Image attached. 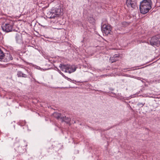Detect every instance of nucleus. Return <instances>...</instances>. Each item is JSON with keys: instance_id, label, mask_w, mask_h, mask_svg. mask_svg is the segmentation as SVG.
<instances>
[{"instance_id": "obj_1", "label": "nucleus", "mask_w": 160, "mask_h": 160, "mask_svg": "<svg viewBox=\"0 0 160 160\" xmlns=\"http://www.w3.org/2000/svg\"><path fill=\"white\" fill-rule=\"evenodd\" d=\"M152 3L151 0H143L141 2L139 6L141 13L144 14L148 12L152 8Z\"/></svg>"}, {"instance_id": "obj_21", "label": "nucleus", "mask_w": 160, "mask_h": 160, "mask_svg": "<svg viewBox=\"0 0 160 160\" xmlns=\"http://www.w3.org/2000/svg\"><path fill=\"white\" fill-rule=\"evenodd\" d=\"M113 57H114L116 58H117L119 57V55H118L117 54H115Z\"/></svg>"}, {"instance_id": "obj_11", "label": "nucleus", "mask_w": 160, "mask_h": 160, "mask_svg": "<svg viewBox=\"0 0 160 160\" xmlns=\"http://www.w3.org/2000/svg\"><path fill=\"white\" fill-rule=\"evenodd\" d=\"M17 75L18 77H23L25 78L28 77V75L23 73L21 71H18L17 72Z\"/></svg>"}, {"instance_id": "obj_13", "label": "nucleus", "mask_w": 160, "mask_h": 160, "mask_svg": "<svg viewBox=\"0 0 160 160\" xmlns=\"http://www.w3.org/2000/svg\"><path fill=\"white\" fill-rule=\"evenodd\" d=\"M53 116L54 118L58 119L59 118L61 119V118H62V114L61 113L58 112H54L53 113Z\"/></svg>"}, {"instance_id": "obj_23", "label": "nucleus", "mask_w": 160, "mask_h": 160, "mask_svg": "<svg viewBox=\"0 0 160 160\" xmlns=\"http://www.w3.org/2000/svg\"><path fill=\"white\" fill-rule=\"evenodd\" d=\"M109 89L110 90H111V91H114V89L113 88H109Z\"/></svg>"}, {"instance_id": "obj_17", "label": "nucleus", "mask_w": 160, "mask_h": 160, "mask_svg": "<svg viewBox=\"0 0 160 160\" xmlns=\"http://www.w3.org/2000/svg\"><path fill=\"white\" fill-rule=\"evenodd\" d=\"M65 79H67L68 81H70V82L72 81L73 83H75V82H77L75 80H72L70 78H68V77L66 76L64 77Z\"/></svg>"}, {"instance_id": "obj_18", "label": "nucleus", "mask_w": 160, "mask_h": 160, "mask_svg": "<svg viewBox=\"0 0 160 160\" xmlns=\"http://www.w3.org/2000/svg\"><path fill=\"white\" fill-rule=\"evenodd\" d=\"M57 71L63 77H65V75L62 72H61V71L59 70V69H58V68H57Z\"/></svg>"}, {"instance_id": "obj_25", "label": "nucleus", "mask_w": 160, "mask_h": 160, "mask_svg": "<svg viewBox=\"0 0 160 160\" xmlns=\"http://www.w3.org/2000/svg\"><path fill=\"white\" fill-rule=\"evenodd\" d=\"M83 40H82V41L81 42H83Z\"/></svg>"}, {"instance_id": "obj_26", "label": "nucleus", "mask_w": 160, "mask_h": 160, "mask_svg": "<svg viewBox=\"0 0 160 160\" xmlns=\"http://www.w3.org/2000/svg\"><path fill=\"white\" fill-rule=\"evenodd\" d=\"M76 123V122L75 121H74V123Z\"/></svg>"}, {"instance_id": "obj_12", "label": "nucleus", "mask_w": 160, "mask_h": 160, "mask_svg": "<svg viewBox=\"0 0 160 160\" xmlns=\"http://www.w3.org/2000/svg\"><path fill=\"white\" fill-rule=\"evenodd\" d=\"M5 58L8 61L12 60L13 59L12 55L9 53H4V58Z\"/></svg>"}, {"instance_id": "obj_10", "label": "nucleus", "mask_w": 160, "mask_h": 160, "mask_svg": "<svg viewBox=\"0 0 160 160\" xmlns=\"http://www.w3.org/2000/svg\"><path fill=\"white\" fill-rule=\"evenodd\" d=\"M61 120L62 122H64L67 124H70L71 121V118L69 117H67L66 116H62L61 118Z\"/></svg>"}, {"instance_id": "obj_3", "label": "nucleus", "mask_w": 160, "mask_h": 160, "mask_svg": "<svg viewBox=\"0 0 160 160\" xmlns=\"http://www.w3.org/2000/svg\"><path fill=\"white\" fill-rule=\"evenodd\" d=\"M59 67L62 71L71 73L75 72L77 68L75 66L68 64H60Z\"/></svg>"}, {"instance_id": "obj_16", "label": "nucleus", "mask_w": 160, "mask_h": 160, "mask_svg": "<svg viewBox=\"0 0 160 160\" xmlns=\"http://www.w3.org/2000/svg\"><path fill=\"white\" fill-rule=\"evenodd\" d=\"M88 20L90 23H93L94 22V19L92 17H88Z\"/></svg>"}, {"instance_id": "obj_20", "label": "nucleus", "mask_w": 160, "mask_h": 160, "mask_svg": "<svg viewBox=\"0 0 160 160\" xmlns=\"http://www.w3.org/2000/svg\"><path fill=\"white\" fill-rule=\"evenodd\" d=\"M26 122L25 121H24L22 123L21 121H20L19 125L21 126H23L24 125L26 124Z\"/></svg>"}, {"instance_id": "obj_9", "label": "nucleus", "mask_w": 160, "mask_h": 160, "mask_svg": "<svg viewBox=\"0 0 160 160\" xmlns=\"http://www.w3.org/2000/svg\"><path fill=\"white\" fill-rule=\"evenodd\" d=\"M126 4L128 8L131 7L132 8H135L136 5V2L132 1V0H127L126 2Z\"/></svg>"}, {"instance_id": "obj_19", "label": "nucleus", "mask_w": 160, "mask_h": 160, "mask_svg": "<svg viewBox=\"0 0 160 160\" xmlns=\"http://www.w3.org/2000/svg\"><path fill=\"white\" fill-rule=\"evenodd\" d=\"M144 104L145 103L143 104L142 103L139 102L137 104V105L141 107H142L144 105Z\"/></svg>"}, {"instance_id": "obj_22", "label": "nucleus", "mask_w": 160, "mask_h": 160, "mask_svg": "<svg viewBox=\"0 0 160 160\" xmlns=\"http://www.w3.org/2000/svg\"><path fill=\"white\" fill-rule=\"evenodd\" d=\"M27 71L28 73L30 75V76H32V73L30 72H29V71L28 70H27Z\"/></svg>"}, {"instance_id": "obj_15", "label": "nucleus", "mask_w": 160, "mask_h": 160, "mask_svg": "<svg viewBox=\"0 0 160 160\" xmlns=\"http://www.w3.org/2000/svg\"><path fill=\"white\" fill-rule=\"evenodd\" d=\"M118 60L117 58H115L113 57H111L109 59L110 61L111 62V63L114 62L118 61Z\"/></svg>"}, {"instance_id": "obj_6", "label": "nucleus", "mask_w": 160, "mask_h": 160, "mask_svg": "<svg viewBox=\"0 0 160 160\" xmlns=\"http://www.w3.org/2000/svg\"><path fill=\"white\" fill-rule=\"evenodd\" d=\"M150 44L152 46H159L160 44V35L152 37L150 40Z\"/></svg>"}, {"instance_id": "obj_2", "label": "nucleus", "mask_w": 160, "mask_h": 160, "mask_svg": "<svg viewBox=\"0 0 160 160\" xmlns=\"http://www.w3.org/2000/svg\"><path fill=\"white\" fill-rule=\"evenodd\" d=\"M14 22L12 20H8L4 22L2 25L1 27L3 31L6 32H11L12 27L14 25Z\"/></svg>"}, {"instance_id": "obj_24", "label": "nucleus", "mask_w": 160, "mask_h": 160, "mask_svg": "<svg viewBox=\"0 0 160 160\" xmlns=\"http://www.w3.org/2000/svg\"><path fill=\"white\" fill-rule=\"evenodd\" d=\"M55 124V125H56V126H58V125H57V124H56V123H55V124Z\"/></svg>"}, {"instance_id": "obj_4", "label": "nucleus", "mask_w": 160, "mask_h": 160, "mask_svg": "<svg viewBox=\"0 0 160 160\" xmlns=\"http://www.w3.org/2000/svg\"><path fill=\"white\" fill-rule=\"evenodd\" d=\"M12 139L15 141V142H14L15 150L18 152L20 154L23 153L26 150L24 147H20L19 145V138H16L15 139L13 138Z\"/></svg>"}, {"instance_id": "obj_8", "label": "nucleus", "mask_w": 160, "mask_h": 160, "mask_svg": "<svg viewBox=\"0 0 160 160\" xmlns=\"http://www.w3.org/2000/svg\"><path fill=\"white\" fill-rule=\"evenodd\" d=\"M15 38L17 43H21L23 42L22 35L21 33H17L15 35Z\"/></svg>"}, {"instance_id": "obj_7", "label": "nucleus", "mask_w": 160, "mask_h": 160, "mask_svg": "<svg viewBox=\"0 0 160 160\" xmlns=\"http://www.w3.org/2000/svg\"><path fill=\"white\" fill-rule=\"evenodd\" d=\"M102 30L103 33H105L106 35H108L110 33L111 30L110 27L108 25L104 24L103 25L102 27L101 28Z\"/></svg>"}, {"instance_id": "obj_5", "label": "nucleus", "mask_w": 160, "mask_h": 160, "mask_svg": "<svg viewBox=\"0 0 160 160\" xmlns=\"http://www.w3.org/2000/svg\"><path fill=\"white\" fill-rule=\"evenodd\" d=\"M61 10L58 9L55 10H52L48 12L47 17L49 18H54L56 17H58L61 14L60 11Z\"/></svg>"}, {"instance_id": "obj_14", "label": "nucleus", "mask_w": 160, "mask_h": 160, "mask_svg": "<svg viewBox=\"0 0 160 160\" xmlns=\"http://www.w3.org/2000/svg\"><path fill=\"white\" fill-rule=\"evenodd\" d=\"M4 53L3 51L0 49V61H4Z\"/></svg>"}]
</instances>
